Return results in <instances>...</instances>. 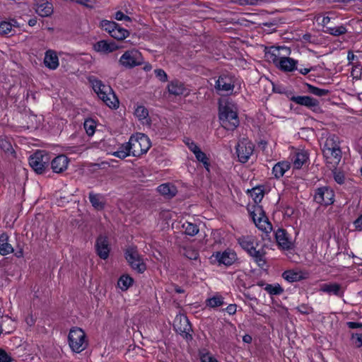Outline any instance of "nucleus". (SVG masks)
I'll use <instances>...</instances> for the list:
<instances>
[{
    "instance_id": "nucleus-1",
    "label": "nucleus",
    "mask_w": 362,
    "mask_h": 362,
    "mask_svg": "<svg viewBox=\"0 0 362 362\" xmlns=\"http://www.w3.org/2000/svg\"><path fill=\"white\" fill-rule=\"evenodd\" d=\"M218 117L221 125L226 130L233 131L240 124L238 108L234 103L229 101L220 103Z\"/></svg>"
},
{
    "instance_id": "nucleus-2",
    "label": "nucleus",
    "mask_w": 362,
    "mask_h": 362,
    "mask_svg": "<svg viewBox=\"0 0 362 362\" xmlns=\"http://www.w3.org/2000/svg\"><path fill=\"white\" fill-rule=\"evenodd\" d=\"M89 81L94 92L107 106L111 109H117L119 107V100L110 86L93 77L90 78Z\"/></svg>"
},
{
    "instance_id": "nucleus-3",
    "label": "nucleus",
    "mask_w": 362,
    "mask_h": 362,
    "mask_svg": "<svg viewBox=\"0 0 362 362\" xmlns=\"http://www.w3.org/2000/svg\"><path fill=\"white\" fill-rule=\"evenodd\" d=\"M337 141V138L334 136L328 137L322 149L326 163L330 169H335L341 158V151Z\"/></svg>"
},
{
    "instance_id": "nucleus-4",
    "label": "nucleus",
    "mask_w": 362,
    "mask_h": 362,
    "mask_svg": "<svg viewBox=\"0 0 362 362\" xmlns=\"http://www.w3.org/2000/svg\"><path fill=\"white\" fill-rule=\"evenodd\" d=\"M240 247L245 250L258 264L259 266L265 264L264 252L262 250H257L258 242L252 235H245L238 239Z\"/></svg>"
},
{
    "instance_id": "nucleus-5",
    "label": "nucleus",
    "mask_w": 362,
    "mask_h": 362,
    "mask_svg": "<svg viewBox=\"0 0 362 362\" xmlns=\"http://www.w3.org/2000/svg\"><path fill=\"white\" fill-rule=\"evenodd\" d=\"M68 344L73 352L81 353L88 345L86 334L81 328H71L68 334Z\"/></svg>"
},
{
    "instance_id": "nucleus-6",
    "label": "nucleus",
    "mask_w": 362,
    "mask_h": 362,
    "mask_svg": "<svg viewBox=\"0 0 362 362\" xmlns=\"http://www.w3.org/2000/svg\"><path fill=\"white\" fill-rule=\"evenodd\" d=\"M128 143L133 156H139L146 153L151 146L149 138L142 133L133 134L130 137Z\"/></svg>"
},
{
    "instance_id": "nucleus-7",
    "label": "nucleus",
    "mask_w": 362,
    "mask_h": 362,
    "mask_svg": "<svg viewBox=\"0 0 362 362\" xmlns=\"http://www.w3.org/2000/svg\"><path fill=\"white\" fill-rule=\"evenodd\" d=\"M238 259L236 252L230 248H227L223 251L214 252L209 257L211 264L217 266L229 267L233 264Z\"/></svg>"
},
{
    "instance_id": "nucleus-8",
    "label": "nucleus",
    "mask_w": 362,
    "mask_h": 362,
    "mask_svg": "<svg viewBox=\"0 0 362 362\" xmlns=\"http://www.w3.org/2000/svg\"><path fill=\"white\" fill-rule=\"evenodd\" d=\"M249 211L253 222L259 230L265 233H269L272 230V224L268 221L261 206L258 204L253 205Z\"/></svg>"
},
{
    "instance_id": "nucleus-9",
    "label": "nucleus",
    "mask_w": 362,
    "mask_h": 362,
    "mask_svg": "<svg viewBox=\"0 0 362 362\" xmlns=\"http://www.w3.org/2000/svg\"><path fill=\"white\" fill-rule=\"evenodd\" d=\"M124 255L126 260L133 269L139 273H143L146 270V264L141 256L139 254L136 247H128L126 249Z\"/></svg>"
},
{
    "instance_id": "nucleus-10",
    "label": "nucleus",
    "mask_w": 362,
    "mask_h": 362,
    "mask_svg": "<svg viewBox=\"0 0 362 362\" xmlns=\"http://www.w3.org/2000/svg\"><path fill=\"white\" fill-rule=\"evenodd\" d=\"M142 62V54L136 49H132L124 52L119 59V64L127 69H131L139 66Z\"/></svg>"
},
{
    "instance_id": "nucleus-11",
    "label": "nucleus",
    "mask_w": 362,
    "mask_h": 362,
    "mask_svg": "<svg viewBox=\"0 0 362 362\" xmlns=\"http://www.w3.org/2000/svg\"><path fill=\"white\" fill-rule=\"evenodd\" d=\"M255 146L247 139L240 140L236 146V154L240 163H247L253 155Z\"/></svg>"
},
{
    "instance_id": "nucleus-12",
    "label": "nucleus",
    "mask_w": 362,
    "mask_h": 362,
    "mask_svg": "<svg viewBox=\"0 0 362 362\" xmlns=\"http://www.w3.org/2000/svg\"><path fill=\"white\" fill-rule=\"evenodd\" d=\"M291 50L285 46L270 47L265 49V58L269 62L273 63L276 66L284 55H289Z\"/></svg>"
},
{
    "instance_id": "nucleus-13",
    "label": "nucleus",
    "mask_w": 362,
    "mask_h": 362,
    "mask_svg": "<svg viewBox=\"0 0 362 362\" xmlns=\"http://www.w3.org/2000/svg\"><path fill=\"white\" fill-rule=\"evenodd\" d=\"M183 141L188 148L193 153L197 160L201 163L207 171H209L210 163L206 153H204L197 144L191 139L185 138Z\"/></svg>"
},
{
    "instance_id": "nucleus-14",
    "label": "nucleus",
    "mask_w": 362,
    "mask_h": 362,
    "mask_svg": "<svg viewBox=\"0 0 362 362\" xmlns=\"http://www.w3.org/2000/svg\"><path fill=\"white\" fill-rule=\"evenodd\" d=\"M314 199L317 203L320 204L330 205L334 203V193L328 187H320L316 190Z\"/></svg>"
},
{
    "instance_id": "nucleus-15",
    "label": "nucleus",
    "mask_w": 362,
    "mask_h": 362,
    "mask_svg": "<svg viewBox=\"0 0 362 362\" xmlns=\"http://www.w3.org/2000/svg\"><path fill=\"white\" fill-rule=\"evenodd\" d=\"M48 160L42 151H37L30 156L29 164L37 173H42L47 167Z\"/></svg>"
},
{
    "instance_id": "nucleus-16",
    "label": "nucleus",
    "mask_w": 362,
    "mask_h": 362,
    "mask_svg": "<svg viewBox=\"0 0 362 362\" xmlns=\"http://www.w3.org/2000/svg\"><path fill=\"white\" fill-rule=\"evenodd\" d=\"M217 90L223 93H231L234 88V78L229 75H222L216 82Z\"/></svg>"
},
{
    "instance_id": "nucleus-17",
    "label": "nucleus",
    "mask_w": 362,
    "mask_h": 362,
    "mask_svg": "<svg viewBox=\"0 0 362 362\" xmlns=\"http://www.w3.org/2000/svg\"><path fill=\"white\" fill-rule=\"evenodd\" d=\"M276 241L283 250H288L293 247V243L284 229H278L275 233Z\"/></svg>"
},
{
    "instance_id": "nucleus-18",
    "label": "nucleus",
    "mask_w": 362,
    "mask_h": 362,
    "mask_svg": "<svg viewBox=\"0 0 362 362\" xmlns=\"http://www.w3.org/2000/svg\"><path fill=\"white\" fill-rule=\"evenodd\" d=\"M291 100L298 105L305 106L313 111H317L319 109L318 101L310 96H293Z\"/></svg>"
},
{
    "instance_id": "nucleus-19",
    "label": "nucleus",
    "mask_w": 362,
    "mask_h": 362,
    "mask_svg": "<svg viewBox=\"0 0 362 362\" xmlns=\"http://www.w3.org/2000/svg\"><path fill=\"white\" fill-rule=\"evenodd\" d=\"M291 157L293 167L296 169H299L307 162L308 154L307 151L303 149H295L292 151Z\"/></svg>"
},
{
    "instance_id": "nucleus-20",
    "label": "nucleus",
    "mask_w": 362,
    "mask_h": 362,
    "mask_svg": "<svg viewBox=\"0 0 362 362\" xmlns=\"http://www.w3.org/2000/svg\"><path fill=\"white\" fill-rule=\"evenodd\" d=\"M95 249L98 256L103 259H106L109 256L110 247L106 237L100 236L95 243Z\"/></svg>"
},
{
    "instance_id": "nucleus-21",
    "label": "nucleus",
    "mask_w": 362,
    "mask_h": 362,
    "mask_svg": "<svg viewBox=\"0 0 362 362\" xmlns=\"http://www.w3.org/2000/svg\"><path fill=\"white\" fill-rule=\"evenodd\" d=\"M69 159L64 155L55 157L51 162V168L54 173H60L66 170L69 165Z\"/></svg>"
},
{
    "instance_id": "nucleus-22",
    "label": "nucleus",
    "mask_w": 362,
    "mask_h": 362,
    "mask_svg": "<svg viewBox=\"0 0 362 362\" xmlns=\"http://www.w3.org/2000/svg\"><path fill=\"white\" fill-rule=\"evenodd\" d=\"M35 11L39 16L47 17L52 13V4L47 0H35Z\"/></svg>"
},
{
    "instance_id": "nucleus-23",
    "label": "nucleus",
    "mask_w": 362,
    "mask_h": 362,
    "mask_svg": "<svg viewBox=\"0 0 362 362\" xmlns=\"http://www.w3.org/2000/svg\"><path fill=\"white\" fill-rule=\"evenodd\" d=\"M93 49L97 52L108 54L119 49V47L113 42L100 40L93 45Z\"/></svg>"
},
{
    "instance_id": "nucleus-24",
    "label": "nucleus",
    "mask_w": 362,
    "mask_h": 362,
    "mask_svg": "<svg viewBox=\"0 0 362 362\" xmlns=\"http://www.w3.org/2000/svg\"><path fill=\"white\" fill-rule=\"evenodd\" d=\"M174 327L176 331L180 334H188L191 329V326L188 319L185 315H177L174 322Z\"/></svg>"
},
{
    "instance_id": "nucleus-25",
    "label": "nucleus",
    "mask_w": 362,
    "mask_h": 362,
    "mask_svg": "<svg viewBox=\"0 0 362 362\" xmlns=\"http://www.w3.org/2000/svg\"><path fill=\"white\" fill-rule=\"evenodd\" d=\"M284 55L276 67L285 72H291L297 69L298 61Z\"/></svg>"
},
{
    "instance_id": "nucleus-26",
    "label": "nucleus",
    "mask_w": 362,
    "mask_h": 362,
    "mask_svg": "<svg viewBox=\"0 0 362 362\" xmlns=\"http://www.w3.org/2000/svg\"><path fill=\"white\" fill-rule=\"evenodd\" d=\"M44 64L47 68L55 70L59 64L57 53L51 49L47 50L45 54Z\"/></svg>"
},
{
    "instance_id": "nucleus-27",
    "label": "nucleus",
    "mask_w": 362,
    "mask_h": 362,
    "mask_svg": "<svg viewBox=\"0 0 362 362\" xmlns=\"http://www.w3.org/2000/svg\"><path fill=\"white\" fill-rule=\"evenodd\" d=\"M134 115L143 125H150L148 111L144 105H137L134 108Z\"/></svg>"
},
{
    "instance_id": "nucleus-28",
    "label": "nucleus",
    "mask_w": 362,
    "mask_h": 362,
    "mask_svg": "<svg viewBox=\"0 0 362 362\" xmlns=\"http://www.w3.org/2000/svg\"><path fill=\"white\" fill-rule=\"evenodd\" d=\"M290 168L291 165L288 161H280L276 163L273 167L272 173L276 178H281L284 175L286 172L290 169Z\"/></svg>"
},
{
    "instance_id": "nucleus-29",
    "label": "nucleus",
    "mask_w": 362,
    "mask_h": 362,
    "mask_svg": "<svg viewBox=\"0 0 362 362\" xmlns=\"http://www.w3.org/2000/svg\"><path fill=\"white\" fill-rule=\"evenodd\" d=\"M88 198L92 206L95 209L102 210L104 208L105 200L103 196L90 192L89 194Z\"/></svg>"
},
{
    "instance_id": "nucleus-30",
    "label": "nucleus",
    "mask_w": 362,
    "mask_h": 362,
    "mask_svg": "<svg viewBox=\"0 0 362 362\" xmlns=\"http://www.w3.org/2000/svg\"><path fill=\"white\" fill-rule=\"evenodd\" d=\"M168 92L173 95H179L184 94L185 88L182 83L179 81H172L168 86Z\"/></svg>"
},
{
    "instance_id": "nucleus-31",
    "label": "nucleus",
    "mask_w": 362,
    "mask_h": 362,
    "mask_svg": "<svg viewBox=\"0 0 362 362\" xmlns=\"http://www.w3.org/2000/svg\"><path fill=\"white\" fill-rule=\"evenodd\" d=\"M8 237L6 234L3 233L0 235V254L6 255L13 252L12 246L8 243Z\"/></svg>"
},
{
    "instance_id": "nucleus-32",
    "label": "nucleus",
    "mask_w": 362,
    "mask_h": 362,
    "mask_svg": "<svg viewBox=\"0 0 362 362\" xmlns=\"http://www.w3.org/2000/svg\"><path fill=\"white\" fill-rule=\"evenodd\" d=\"M157 189L160 194L168 197L175 196L177 192L175 187L168 183L160 185Z\"/></svg>"
},
{
    "instance_id": "nucleus-33",
    "label": "nucleus",
    "mask_w": 362,
    "mask_h": 362,
    "mask_svg": "<svg viewBox=\"0 0 362 362\" xmlns=\"http://www.w3.org/2000/svg\"><path fill=\"white\" fill-rule=\"evenodd\" d=\"M129 143L122 144L117 151L110 152V153L115 157H117L121 159H124L130 154H132V151L130 147H129Z\"/></svg>"
},
{
    "instance_id": "nucleus-34",
    "label": "nucleus",
    "mask_w": 362,
    "mask_h": 362,
    "mask_svg": "<svg viewBox=\"0 0 362 362\" xmlns=\"http://www.w3.org/2000/svg\"><path fill=\"white\" fill-rule=\"evenodd\" d=\"M223 304V298L221 295L216 293L213 296L209 298L206 300V306L214 308L219 307Z\"/></svg>"
},
{
    "instance_id": "nucleus-35",
    "label": "nucleus",
    "mask_w": 362,
    "mask_h": 362,
    "mask_svg": "<svg viewBox=\"0 0 362 362\" xmlns=\"http://www.w3.org/2000/svg\"><path fill=\"white\" fill-rule=\"evenodd\" d=\"M283 278L288 282L300 281L303 278L302 273L293 270H288L283 273Z\"/></svg>"
},
{
    "instance_id": "nucleus-36",
    "label": "nucleus",
    "mask_w": 362,
    "mask_h": 362,
    "mask_svg": "<svg viewBox=\"0 0 362 362\" xmlns=\"http://www.w3.org/2000/svg\"><path fill=\"white\" fill-rule=\"evenodd\" d=\"M320 291L329 294L338 295L340 291V286L338 284H324L320 286Z\"/></svg>"
},
{
    "instance_id": "nucleus-37",
    "label": "nucleus",
    "mask_w": 362,
    "mask_h": 362,
    "mask_svg": "<svg viewBox=\"0 0 362 362\" xmlns=\"http://www.w3.org/2000/svg\"><path fill=\"white\" fill-rule=\"evenodd\" d=\"M133 279L127 274L120 276L117 281V286L122 291H127L132 284Z\"/></svg>"
},
{
    "instance_id": "nucleus-38",
    "label": "nucleus",
    "mask_w": 362,
    "mask_h": 362,
    "mask_svg": "<svg viewBox=\"0 0 362 362\" xmlns=\"http://www.w3.org/2000/svg\"><path fill=\"white\" fill-rule=\"evenodd\" d=\"M110 36L116 40H122L129 36V31L117 24L113 31L111 32Z\"/></svg>"
},
{
    "instance_id": "nucleus-39",
    "label": "nucleus",
    "mask_w": 362,
    "mask_h": 362,
    "mask_svg": "<svg viewBox=\"0 0 362 362\" xmlns=\"http://www.w3.org/2000/svg\"><path fill=\"white\" fill-rule=\"evenodd\" d=\"M182 228L185 234L194 236L197 235L199 232V228L196 224H194L191 222H185L182 224Z\"/></svg>"
},
{
    "instance_id": "nucleus-40",
    "label": "nucleus",
    "mask_w": 362,
    "mask_h": 362,
    "mask_svg": "<svg viewBox=\"0 0 362 362\" xmlns=\"http://www.w3.org/2000/svg\"><path fill=\"white\" fill-rule=\"evenodd\" d=\"M264 290L270 295L281 294L284 290L279 284H266Z\"/></svg>"
},
{
    "instance_id": "nucleus-41",
    "label": "nucleus",
    "mask_w": 362,
    "mask_h": 362,
    "mask_svg": "<svg viewBox=\"0 0 362 362\" xmlns=\"http://www.w3.org/2000/svg\"><path fill=\"white\" fill-rule=\"evenodd\" d=\"M325 32L334 36H339L345 34L347 32V30L344 26L339 25L334 27H328L327 28Z\"/></svg>"
},
{
    "instance_id": "nucleus-42",
    "label": "nucleus",
    "mask_w": 362,
    "mask_h": 362,
    "mask_svg": "<svg viewBox=\"0 0 362 362\" xmlns=\"http://www.w3.org/2000/svg\"><path fill=\"white\" fill-rule=\"evenodd\" d=\"M15 26L11 22L2 21L0 23V34L1 35H13V28Z\"/></svg>"
},
{
    "instance_id": "nucleus-43",
    "label": "nucleus",
    "mask_w": 362,
    "mask_h": 362,
    "mask_svg": "<svg viewBox=\"0 0 362 362\" xmlns=\"http://www.w3.org/2000/svg\"><path fill=\"white\" fill-rule=\"evenodd\" d=\"M248 192L250 194V197L256 204L260 202L264 196L263 191L258 187H255Z\"/></svg>"
},
{
    "instance_id": "nucleus-44",
    "label": "nucleus",
    "mask_w": 362,
    "mask_h": 362,
    "mask_svg": "<svg viewBox=\"0 0 362 362\" xmlns=\"http://www.w3.org/2000/svg\"><path fill=\"white\" fill-rule=\"evenodd\" d=\"M84 128L88 135H93L96 128L95 122L92 119H86L84 122Z\"/></svg>"
},
{
    "instance_id": "nucleus-45",
    "label": "nucleus",
    "mask_w": 362,
    "mask_h": 362,
    "mask_svg": "<svg viewBox=\"0 0 362 362\" xmlns=\"http://www.w3.org/2000/svg\"><path fill=\"white\" fill-rule=\"evenodd\" d=\"M117 25V23H116L115 22L107 20H104L100 22L101 28L104 29L105 31H107L110 35L111 32L113 31Z\"/></svg>"
},
{
    "instance_id": "nucleus-46",
    "label": "nucleus",
    "mask_w": 362,
    "mask_h": 362,
    "mask_svg": "<svg viewBox=\"0 0 362 362\" xmlns=\"http://www.w3.org/2000/svg\"><path fill=\"white\" fill-rule=\"evenodd\" d=\"M307 86L308 88V91L317 96H324L328 93L327 90L319 88L313 86L310 84H307Z\"/></svg>"
},
{
    "instance_id": "nucleus-47",
    "label": "nucleus",
    "mask_w": 362,
    "mask_h": 362,
    "mask_svg": "<svg viewBox=\"0 0 362 362\" xmlns=\"http://www.w3.org/2000/svg\"><path fill=\"white\" fill-rule=\"evenodd\" d=\"M351 74L355 79H359L362 76V66L360 64L353 65Z\"/></svg>"
},
{
    "instance_id": "nucleus-48",
    "label": "nucleus",
    "mask_w": 362,
    "mask_h": 362,
    "mask_svg": "<svg viewBox=\"0 0 362 362\" xmlns=\"http://www.w3.org/2000/svg\"><path fill=\"white\" fill-rule=\"evenodd\" d=\"M201 362H218V360L210 353L202 351L200 354Z\"/></svg>"
},
{
    "instance_id": "nucleus-49",
    "label": "nucleus",
    "mask_w": 362,
    "mask_h": 362,
    "mask_svg": "<svg viewBox=\"0 0 362 362\" xmlns=\"http://www.w3.org/2000/svg\"><path fill=\"white\" fill-rule=\"evenodd\" d=\"M156 78L162 81L166 82L168 81V75L165 71L161 69H158L154 71Z\"/></svg>"
},
{
    "instance_id": "nucleus-50",
    "label": "nucleus",
    "mask_w": 362,
    "mask_h": 362,
    "mask_svg": "<svg viewBox=\"0 0 362 362\" xmlns=\"http://www.w3.org/2000/svg\"><path fill=\"white\" fill-rule=\"evenodd\" d=\"M234 2L240 5H259L262 0H233Z\"/></svg>"
},
{
    "instance_id": "nucleus-51",
    "label": "nucleus",
    "mask_w": 362,
    "mask_h": 362,
    "mask_svg": "<svg viewBox=\"0 0 362 362\" xmlns=\"http://www.w3.org/2000/svg\"><path fill=\"white\" fill-rule=\"evenodd\" d=\"M11 356L4 349H0V362H11Z\"/></svg>"
},
{
    "instance_id": "nucleus-52",
    "label": "nucleus",
    "mask_w": 362,
    "mask_h": 362,
    "mask_svg": "<svg viewBox=\"0 0 362 362\" xmlns=\"http://www.w3.org/2000/svg\"><path fill=\"white\" fill-rule=\"evenodd\" d=\"M115 18L117 21H131L130 18L122 11H117L115 15Z\"/></svg>"
},
{
    "instance_id": "nucleus-53",
    "label": "nucleus",
    "mask_w": 362,
    "mask_h": 362,
    "mask_svg": "<svg viewBox=\"0 0 362 362\" xmlns=\"http://www.w3.org/2000/svg\"><path fill=\"white\" fill-rule=\"evenodd\" d=\"M354 226L356 230H362V214L354 221Z\"/></svg>"
},
{
    "instance_id": "nucleus-54",
    "label": "nucleus",
    "mask_w": 362,
    "mask_h": 362,
    "mask_svg": "<svg viewBox=\"0 0 362 362\" xmlns=\"http://www.w3.org/2000/svg\"><path fill=\"white\" fill-rule=\"evenodd\" d=\"M353 339L354 340V344L357 347L362 346V335L359 334H356L352 336Z\"/></svg>"
},
{
    "instance_id": "nucleus-55",
    "label": "nucleus",
    "mask_w": 362,
    "mask_h": 362,
    "mask_svg": "<svg viewBox=\"0 0 362 362\" xmlns=\"http://www.w3.org/2000/svg\"><path fill=\"white\" fill-rule=\"evenodd\" d=\"M334 180L339 184H342L344 181V175L342 173L335 172L334 173Z\"/></svg>"
},
{
    "instance_id": "nucleus-56",
    "label": "nucleus",
    "mask_w": 362,
    "mask_h": 362,
    "mask_svg": "<svg viewBox=\"0 0 362 362\" xmlns=\"http://www.w3.org/2000/svg\"><path fill=\"white\" fill-rule=\"evenodd\" d=\"M190 259H196L198 257V253L194 250H186L185 254Z\"/></svg>"
},
{
    "instance_id": "nucleus-57",
    "label": "nucleus",
    "mask_w": 362,
    "mask_h": 362,
    "mask_svg": "<svg viewBox=\"0 0 362 362\" xmlns=\"http://www.w3.org/2000/svg\"><path fill=\"white\" fill-rule=\"evenodd\" d=\"M77 2L80 4H82L86 7H93L96 0H77Z\"/></svg>"
},
{
    "instance_id": "nucleus-58",
    "label": "nucleus",
    "mask_w": 362,
    "mask_h": 362,
    "mask_svg": "<svg viewBox=\"0 0 362 362\" xmlns=\"http://www.w3.org/2000/svg\"><path fill=\"white\" fill-rule=\"evenodd\" d=\"M236 309L237 306L235 304H230L227 306L226 310L229 315H233L236 313Z\"/></svg>"
},
{
    "instance_id": "nucleus-59",
    "label": "nucleus",
    "mask_w": 362,
    "mask_h": 362,
    "mask_svg": "<svg viewBox=\"0 0 362 362\" xmlns=\"http://www.w3.org/2000/svg\"><path fill=\"white\" fill-rule=\"evenodd\" d=\"M347 325L351 329H356L362 327V324L356 322H347Z\"/></svg>"
},
{
    "instance_id": "nucleus-60",
    "label": "nucleus",
    "mask_w": 362,
    "mask_h": 362,
    "mask_svg": "<svg viewBox=\"0 0 362 362\" xmlns=\"http://www.w3.org/2000/svg\"><path fill=\"white\" fill-rule=\"evenodd\" d=\"M252 338L250 335L249 334H245L243 337V341L245 342V343H247V344H250L252 342Z\"/></svg>"
},
{
    "instance_id": "nucleus-61",
    "label": "nucleus",
    "mask_w": 362,
    "mask_h": 362,
    "mask_svg": "<svg viewBox=\"0 0 362 362\" xmlns=\"http://www.w3.org/2000/svg\"><path fill=\"white\" fill-rule=\"evenodd\" d=\"M25 321L29 326H32L35 323V319L33 317V316L27 317Z\"/></svg>"
},
{
    "instance_id": "nucleus-62",
    "label": "nucleus",
    "mask_w": 362,
    "mask_h": 362,
    "mask_svg": "<svg viewBox=\"0 0 362 362\" xmlns=\"http://www.w3.org/2000/svg\"><path fill=\"white\" fill-rule=\"evenodd\" d=\"M355 57H356V56L354 55V54L353 52H349L348 55H347V59L349 60V64H351V62L353 60H354Z\"/></svg>"
},
{
    "instance_id": "nucleus-63",
    "label": "nucleus",
    "mask_w": 362,
    "mask_h": 362,
    "mask_svg": "<svg viewBox=\"0 0 362 362\" xmlns=\"http://www.w3.org/2000/svg\"><path fill=\"white\" fill-rule=\"evenodd\" d=\"M310 70L311 69H308V68H303V69H300L298 71L300 74H302L303 75H306L310 71Z\"/></svg>"
},
{
    "instance_id": "nucleus-64",
    "label": "nucleus",
    "mask_w": 362,
    "mask_h": 362,
    "mask_svg": "<svg viewBox=\"0 0 362 362\" xmlns=\"http://www.w3.org/2000/svg\"><path fill=\"white\" fill-rule=\"evenodd\" d=\"M294 210L291 207H288L285 211V214L287 216H291L293 214Z\"/></svg>"
}]
</instances>
